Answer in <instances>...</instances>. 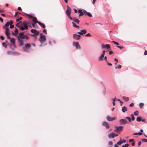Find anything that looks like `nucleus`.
<instances>
[{
	"instance_id": "obj_1",
	"label": "nucleus",
	"mask_w": 147,
	"mask_h": 147,
	"mask_svg": "<svg viewBox=\"0 0 147 147\" xmlns=\"http://www.w3.org/2000/svg\"><path fill=\"white\" fill-rule=\"evenodd\" d=\"M73 20L74 22H72V24L73 25V27H74L76 28H79V26L77 25L76 24L74 23L75 22L77 24H79L80 23V21L78 19H77L76 18L74 17L73 18H72V20Z\"/></svg>"
},
{
	"instance_id": "obj_2",
	"label": "nucleus",
	"mask_w": 147,
	"mask_h": 147,
	"mask_svg": "<svg viewBox=\"0 0 147 147\" xmlns=\"http://www.w3.org/2000/svg\"><path fill=\"white\" fill-rule=\"evenodd\" d=\"M67 9L66 11V14L69 19L72 20V18L70 16L71 9L68 5H67Z\"/></svg>"
},
{
	"instance_id": "obj_3",
	"label": "nucleus",
	"mask_w": 147,
	"mask_h": 147,
	"mask_svg": "<svg viewBox=\"0 0 147 147\" xmlns=\"http://www.w3.org/2000/svg\"><path fill=\"white\" fill-rule=\"evenodd\" d=\"M46 37L42 33L40 34V37L39 40L41 43H43L46 40Z\"/></svg>"
},
{
	"instance_id": "obj_4",
	"label": "nucleus",
	"mask_w": 147,
	"mask_h": 147,
	"mask_svg": "<svg viewBox=\"0 0 147 147\" xmlns=\"http://www.w3.org/2000/svg\"><path fill=\"white\" fill-rule=\"evenodd\" d=\"M19 37L21 39H25L26 40H28L29 38L27 35H24L23 32L20 33Z\"/></svg>"
},
{
	"instance_id": "obj_5",
	"label": "nucleus",
	"mask_w": 147,
	"mask_h": 147,
	"mask_svg": "<svg viewBox=\"0 0 147 147\" xmlns=\"http://www.w3.org/2000/svg\"><path fill=\"white\" fill-rule=\"evenodd\" d=\"M31 45L30 44L28 43L25 45V47H23V49L24 51L28 52L29 49Z\"/></svg>"
},
{
	"instance_id": "obj_6",
	"label": "nucleus",
	"mask_w": 147,
	"mask_h": 147,
	"mask_svg": "<svg viewBox=\"0 0 147 147\" xmlns=\"http://www.w3.org/2000/svg\"><path fill=\"white\" fill-rule=\"evenodd\" d=\"M123 127L122 126H120L119 127H116L115 129L114 130L115 132L119 133L123 129Z\"/></svg>"
},
{
	"instance_id": "obj_7",
	"label": "nucleus",
	"mask_w": 147,
	"mask_h": 147,
	"mask_svg": "<svg viewBox=\"0 0 147 147\" xmlns=\"http://www.w3.org/2000/svg\"><path fill=\"white\" fill-rule=\"evenodd\" d=\"M31 32L34 33V34L32 35V36L34 37H36V36L38 35L39 34V32L35 29L31 30Z\"/></svg>"
},
{
	"instance_id": "obj_8",
	"label": "nucleus",
	"mask_w": 147,
	"mask_h": 147,
	"mask_svg": "<svg viewBox=\"0 0 147 147\" xmlns=\"http://www.w3.org/2000/svg\"><path fill=\"white\" fill-rule=\"evenodd\" d=\"M5 29V34L7 36V38L8 39H10V37L9 36V29L8 27L3 28Z\"/></svg>"
},
{
	"instance_id": "obj_9",
	"label": "nucleus",
	"mask_w": 147,
	"mask_h": 147,
	"mask_svg": "<svg viewBox=\"0 0 147 147\" xmlns=\"http://www.w3.org/2000/svg\"><path fill=\"white\" fill-rule=\"evenodd\" d=\"M107 88L104 85H102V94L104 95H105L106 94Z\"/></svg>"
},
{
	"instance_id": "obj_10",
	"label": "nucleus",
	"mask_w": 147,
	"mask_h": 147,
	"mask_svg": "<svg viewBox=\"0 0 147 147\" xmlns=\"http://www.w3.org/2000/svg\"><path fill=\"white\" fill-rule=\"evenodd\" d=\"M102 125L105 126L106 129H108L109 128V123L106 121H103L102 123Z\"/></svg>"
},
{
	"instance_id": "obj_11",
	"label": "nucleus",
	"mask_w": 147,
	"mask_h": 147,
	"mask_svg": "<svg viewBox=\"0 0 147 147\" xmlns=\"http://www.w3.org/2000/svg\"><path fill=\"white\" fill-rule=\"evenodd\" d=\"M119 121L120 123V124L121 125L125 124L127 122V120L124 119L120 120Z\"/></svg>"
},
{
	"instance_id": "obj_12",
	"label": "nucleus",
	"mask_w": 147,
	"mask_h": 147,
	"mask_svg": "<svg viewBox=\"0 0 147 147\" xmlns=\"http://www.w3.org/2000/svg\"><path fill=\"white\" fill-rule=\"evenodd\" d=\"M73 37L74 39L78 40L80 39L81 36L79 35H77V34H73Z\"/></svg>"
},
{
	"instance_id": "obj_13",
	"label": "nucleus",
	"mask_w": 147,
	"mask_h": 147,
	"mask_svg": "<svg viewBox=\"0 0 147 147\" xmlns=\"http://www.w3.org/2000/svg\"><path fill=\"white\" fill-rule=\"evenodd\" d=\"M102 48H106L109 49L110 48V45L109 44H106L104 45V44L102 45Z\"/></svg>"
},
{
	"instance_id": "obj_14",
	"label": "nucleus",
	"mask_w": 147,
	"mask_h": 147,
	"mask_svg": "<svg viewBox=\"0 0 147 147\" xmlns=\"http://www.w3.org/2000/svg\"><path fill=\"white\" fill-rule=\"evenodd\" d=\"M73 45L76 47V49H81V47L79 45L78 42H74L73 43Z\"/></svg>"
},
{
	"instance_id": "obj_15",
	"label": "nucleus",
	"mask_w": 147,
	"mask_h": 147,
	"mask_svg": "<svg viewBox=\"0 0 147 147\" xmlns=\"http://www.w3.org/2000/svg\"><path fill=\"white\" fill-rule=\"evenodd\" d=\"M28 24V22H26L25 21H23V22L22 24V25H23L24 26V27L25 28V29L26 30L28 28V26L27 25V24Z\"/></svg>"
},
{
	"instance_id": "obj_16",
	"label": "nucleus",
	"mask_w": 147,
	"mask_h": 147,
	"mask_svg": "<svg viewBox=\"0 0 147 147\" xmlns=\"http://www.w3.org/2000/svg\"><path fill=\"white\" fill-rule=\"evenodd\" d=\"M87 32V31L86 30H82L80 32H78V33L80 35H82L83 34H85Z\"/></svg>"
},
{
	"instance_id": "obj_17",
	"label": "nucleus",
	"mask_w": 147,
	"mask_h": 147,
	"mask_svg": "<svg viewBox=\"0 0 147 147\" xmlns=\"http://www.w3.org/2000/svg\"><path fill=\"white\" fill-rule=\"evenodd\" d=\"M107 119L109 121H111L115 120V118L112 117L108 115L107 116Z\"/></svg>"
},
{
	"instance_id": "obj_18",
	"label": "nucleus",
	"mask_w": 147,
	"mask_h": 147,
	"mask_svg": "<svg viewBox=\"0 0 147 147\" xmlns=\"http://www.w3.org/2000/svg\"><path fill=\"white\" fill-rule=\"evenodd\" d=\"M18 38V40L19 43V45L20 46H22L23 45V41L22 40H21L19 37V36H17Z\"/></svg>"
},
{
	"instance_id": "obj_19",
	"label": "nucleus",
	"mask_w": 147,
	"mask_h": 147,
	"mask_svg": "<svg viewBox=\"0 0 147 147\" xmlns=\"http://www.w3.org/2000/svg\"><path fill=\"white\" fill-rule=\"evenodd\" d=\"M10 39V42L11 43V45L15 46V39L14 38H10V39Z\"/></svg>"
},
{
	"instance_id": "obj_20",
	"label": "nucleus",
	"mask_w": 147,
	"mask_h": 147,
	"mask_svg": "<svg viewBox=\"0 0 147 147\" xmlns=\"http://www.w3.org/2000/svg\"><path fill=\"white\" fill-rule=\"evenodd\" d=\"M78 13H80V14L79 15V16L80 17L81 16H82L84 15V13L82 11V10L81 9H79L78 11Z\"/></svg>"
},
{
	"instance_id": "obj_21",
	"label": "nucleus",
	"mask_w": 147,
	"mask_h": 147,
	"mask_svg": "<svg viewBox=\"0 0 147 147\" xmlns=\"http://www.w3.org/2000/svg\"><path fill=\"white\" fill-rule=\"evenodd\" d=\"M115 133H112L108 135V137L110 138H114Z\"/></svg>"
},
{
	"instance_id": "obj_22",
	"label": "nucleus",
	"mask_w": 147,
	"mask_h": 147,
	"mask_svg": "<svg viewBox=\"0 0 147 147\" xmlns=\"http://www.w3.org/2000/svg\"><path fill=\"white\" fill-rule=\"evenodd\" d=\"M127 109L125 106L123 107H122L121 111L123 113H125L126 111H127Z\"/></svg>"
},
{
	"instance_id": "obj_23",
	"label": "nucleus",
	"mask_w": 147,
	"mask_h": 147,
	"mask_svg": "<svg viewBox=\"0 0 147 147\" xmlns=\"http://www.w3.org/2000/svg\"><path fill=\"white\" fill-rule=\"evenodd\" d=\"M15 28V32H12V34L13 35L15 36L18 34V31L17 28Z\"/></svg>"
},
{
	"instance_id": "obj_24",
	"label": "nucleus",
	"mask_w": 147,
	"mask_h": 147,
	"mask_svg": "<svg viewBox=\"0 0 147 147\" xmlns=\"http://www.w3.org/2000/svg\"><path fill=\"white\" fill-rule=\"evenodd\" d=\"M38 24L43 28H45V26L43 24H42L40 22H38Z\"/></svg>"
},
{
	"instance_id": "obj_25",
	"label": "nucleus",
	"mask_w": 147,
	"mask_h": 147,
	"mask_svg": "<svg viewBox=\"0 0 147 147\" xmlns=\"http://www.w3.org/2000/svg\"><path fill=\"white\" fill-rule=\"evenodd\" d=\"M32 21L34 23L36 24L38 23V22L37 20L36 17H34L32 19Z\"/></svg>"
},
{
	"instance_id": "obj_26",
	"label": "nucleus",
	"mask_w": 147,
	"mask_h": 147,
	"mask_svg": "<svg viewBox=\"0 0 147 147\" xmlns=\"http://www.w3.org/2000/svg\"><path fill=\"white\" fill-rule=\"evenodd\" d=\"M122 98L125 101H127L129 100V98L128 97L123 96Z\"/></svg>"
},
{
	"instance_id": "obj_27",
	"label": "nucleus",
	"mask_w": 147,
	"mask_h": 147,
	"mask_svg": "<svg viewBox=\"0 0 147 147\" xmlns=\"http://www.w3.org/2000/svg\"><path fill=\"white\" fill-rule=\"evenodd\" d=\"M9 25V22H7L5 24L3 28L7 27Z\"/></svg>"
},
{
	"instance_id": "obj_28",
	"label": "nucleus",
	"mask_w": 147,
	"mask_h": 147,
	"mask_svg": "<svg viewBox=\"0 0 147 147\" xmlns=\"http://www.w3.org/2000/svg\"><path fill=\"white\" fill-rule=\"evenodd\" d=\"M142 134L141 132H139L138 133H135L133 134V135H141Z\"/></svg>"
},
{
	"instance_id": "obj_29",
	"label": "nucleus",
	"mask_w": 147,
	"mask_h": 147,
	"mask_svg": "<svg viewBox=\"0 0 147 147\" xmlns=\"http://www.w3.org/2000/svg\"><path fill=\"white\" fill-rule=\"evenodd\" d=\"M136 120L138 122H140L141 121V118L140 117H138L136 119Z\"/></svg>"
},
{
	"instance_id": "obj_30",
	"label": "nucleus",
	"mask_w": 147,
	"mask_h": 147,
	"mask_svg": "<svg viewBox=\"0 0 147 147\" xmlns=\"http://www.w3.org/2000/svg\"><path fill=\"white\" fill-rule=\"evenodd\" d=\"M139 112L138 111H136L135 112H134V114L136 116H138V115Z\"/></svg>"
},
{
	"instance_id": "obj_31",
	"label": "nucleus",
	"mask_w": 147,
	"mask_h": 147,
	"mask_svg": "<svg viewBox=\"0 0 147 147\" xmlns=\"http://www.w3.org/2000/svg\"><path fill=\"white\" fill-rule=\"evenodd\" d=\"M123 142L122 141L120 140L117 143V144L119 145H121L122 144Z\"/></svg>"
},
{
	"instance_id": "obj_32",
	"label": "nucleus",
	"mask_w": 147,
	"mask_h": 147,
	"mask_svg": "<svg viewBox=\"0 0 147 147\" xmlns=\"http://www.w3.org/2000/svg\"><path fill=\"white\" fill-rule=\"evenodd\" d=\"M105 51H104L103 52L102 54V60L103 59L102 58L104 57L105 54Z\"/></svg>"
},
{
	"instance_id": "obj_33",
	"label": "nucleus",
	"mask_w": 147,
	"mask_h": 147,
	"mask_svg": "<svg viewBox=\"0 0 147 147\" xmlns=\"http://www.w3.org/2000/svg\"><path fill=\"white\" fill-rule=\"evenodd\" d=\"M89 17H92V15L91 13L90 12H88L87 13V15Z\"/></svg>"
},
{
	"instance_id": "obj_34",
	"label": "nucleus",
	"mask_w": 147,
	"mask_h": 147,
	"mask_svg": "<svg viewBox=\"0 0 147 147\" xmlns=\"http://www.w3.org/2000/svg\"><path fill=\"white\" fill-rule=\"evenodd\" d=\"M125 118L127 119L129 122H130L131 121V118H130V117H126Z\"/></svg>"
},
{
	"instance_id": "obj_35",
	"label": "nucleus",
	"mask_w": 147,
	"mask_h": 147,
	"mask_svg": "<svg viewBox=\"0 0 147 147\" xmlns=\"http://www.w3.org/2000/svg\"><path fill=\"white\" fill-rule=\"evenodd\" d=\"M121 66L120 65H118V67H115V69H116L117 68L120 69L121 68Z\"/></svg>"
},
{
	"instance_id": "obj_36",
	"label": "nucleus",
	"mask_w": 147,
	"mask_h": 147,
	"mask_svg": "<svg viewBox=\"0 0 147 147\" xmlns=\"http://www.w3.org/2000/svg\"><path fill=\"white\" fill-rule=\"evenodd\" d=\"M2 45L5 48H6L7 47V45H6V43L5 42L3 43Z\"/></svg>"
},
{
	"instance_id": "obj_37",
	"label": "nucleus",
	"mask_w": 147,
	"mask_h": 147,
	"mask_svg": "<svg viewBox=\"0 0 147 147\" xmlns=\"http://www.w3.org/2000/svg\"><path fill=\"white\" fill-rule=\"evenodd\" d=\"M19 28H20V30H23L25 29V28L23 26H19Z\"/></svg>"
},
{
	"instance_id": "obj_38",
	"label": "nucleus",
	"mask_w": 147,
	"mask_h": 147,
	"mask_svg": "<svg viewBox=\"0 0 147 147\" xmlns=\"http://www.w3.org/2000/svg\"><path fill=\"white\" fill-rule=\"evenodd\" d=\"M142 142H147V139H142Z\"/></svg>"
},
{
	"instance_id": "obj_39",
	"label": "nucleus",
	"mask_w": 147,
	"mask_h": 147,
	"mask_svg": "<svg viewBox=\"0 0 147 147\" xmlns=\"http://www.w3.org/2000/svg\"><path fill=\"white\" fill-rule=\"evenodd\" d=\"M131 119L132 121H134L135 119V118L134 116V115L133 114H131Z\"/></svg>"
},
{
	"instance_id": "obj_40",
	"label": "nucleus",
	"mask_w": 147,
	"mask_h": 147,
	"mask_svg": "<svg viewBox=\"0 0 147 147\" xmlns=\"http://www.w3.org/2000/svg\"><path fill=\"white\" fill-rule=\"evenodd\" d=\"M22 17H20L19 18L17 19L16 20V21L17 22H18L20 20H21L22 19Z\"/></svg>"
},
{
	"instance_id": "obj_41",
	"label": "nucleus",
	"mask_w": 147,
	"mask_h": 147,
	"mask_svg": "<svg viewBox=\"0 0 147 147\" xmlns=\"http://www.w3.org/2000/svg\"><path fill=\"white\" fill-rule=\"evenodd\" d=\"M22 22L21 21H20L18 23H17V24H16V26H17V27H19V26H19V25L20 24V23H22Z\"/></svg>"
},
{
	"instance_id": "obj_42",
	"label": "nucleus",
	"mask_w": 147,
	"mask_h": 147,
	"mask_svg": "<svg viewBox=\"0 0 147 147\" xmlns=\"http://www.w3.org/2000/svg\"><path fill=\"white\" fill-rule=\"evenodd\" d=\"M112 42H113L114 44H115L117 45H119V43L118 42H116L115 41H112Z\"/></svg>"
},
{
	"instance_id": "obj_43",
	"label": "nucleus",
	"mask_w": 147,
	"mask_h": 147,
	"mask_svg": "<svg viewBox=\"0 0 147 147\" xmlns=\"http://www.w3.org/2000/svg\"><path fill=\"white\" fill-rule=\"evenodd\" d=\"M27 15L28 16L29 18L30 19L33 18L34 17L28 14H27Z\"/></svg>"
},
{
	"instance_id": "obj_44",
	"label": "nucleus",
	"mask_w": 147,
	"mask_h": 147,
	"mask_svg": "<svg viewBox=\"0 0 147 147\" xmlns=\"http://www.w3.org/2000/svg\"><path fill=\"white\" fill-rule=\"evenodd\" d=\"M143 105H144V104L142 103H140L139 104V105H140V107L142 109V107L143 106Z\"/></svg>"
},
{
	"instance_id": "obj_45",
	"label": "nucleus",
	"mask_w": 147,
	"mask_h": 147,
	"mask_svg": "<svg viewBox=\"0 0 147 147\" xmlns=\"http://www.w3.org/2000/svg\"><path fill=\"white\" fill-rule=\"evenodd\" d=\"M86 36H92L91 35L90 33H88L85 35Z\"/></svg>"
},
{
	"instance_id": "obj_46",
	"label": "nucleus",
	"mask_w": 147,
	"mask_h": 147,
	"mask_svg": "<svg viewBox=\"0 0 147 147\" xmlns=\"http://www.w3.org/2000/svg\"><path fill=\"white\" fill-rule=\"evenodd\" d=\"M49 44L51 45H53V43H54V42H52L51 41H49Z\"/></svg>"
},
{
	"instance_id": "obj_47",
	"label": "nucleus",
	"mask_w": 147,
	"mask_h": 147,
	"mask_svg": "<svg viewBox=\"0 0 147 147\" xmlns=\"http://www.w3.org/2000/svg\"><path fill=\"white\" fill-rule=\"evenodd\" d=\"M13 21L12 20H11L9 22V23L10 25H12V24L13 23Z\"/></svg>"
},
{
	"instance_id": "obj_48",
	"label": "nucleus",
	"mask_w": 147,
	"mask_h": 147,
	"mask_svg": "<svg viewBox=\"0 0 147 147\" xmlns=\"http://www.w3.org/2000/svg\"><path fill=\"white\" fill-rule=\"evenodd\" d=\"M108 144L109 145H111L113 144V142L111 141H109L108 142Z\"/></svg>"
},
{
	"instance_id": "obj_49",
	"label": "nucleus",
	"mask_w": 147,
	"mask_h": 147,
	"mask_svg": "<svg viewBox=\"0 0 147 147\" xmlns=\"http://www.w3.org/2000/svg\"><path fill=\"white\" fill-rule=\"evenodd\" d=\"M107 64L108 65H110V66H112V64L111 63H109L108 61H107Z\"/></svg>"
},
{
	"instance_id": "obj_50",
	"label": "nucleus",
	"mask_w": 147,
	"mask_h": 147,
	"mask_svg": "<svg viewBox=\"0 0 147 147\" xmlns=\"http://www.w3.org/2000/svg\"><path fill=\"white\" fill-rule=\"evenodd\" d=\"M43 32L46 34H47V30H46L45 29H44L43 30Z\"/></svg>"
},
{
	"instance_id": "obj_51",
	"label": "nucleus",
	"mask_w": 147,
	"mask_h": 147,
	"mask_svg": "<svg viewBox=\"0 0 147 147\" xmlns=\"http://www.w3.org/2000/svg\"><path fill=\"white\" fill-rule=\"evenodd\" d=\"M134 140L133 139H130V140H129V142H134Z\"/></svg>"
},
{
	"instance_id": "obj_52",
	"label": "nucleus",
	"mask_w": 147,
	"mask_h": 147,
	"mask_svg": "<svg viewBox=\"0 0 147 147\" xmlns=\"http://www.w3.org/2000/svg\"><path fill=\"white\" fill-rule=\"evenodd\" d=\"M83 12V13H84V14H85L86 15H87V13H88L85 10H84V11Z\"/></svg>"
},
{
	"instance_id": "obj_53",
	"label": "nucleus",
	"mask_w": 147,
	"mask_h": 147,
	"mask_svg": "<svg viewBox=\"0 0 147 147\" xmlns=\"http://www.w3.org/2000/svg\"><path fill=\"white\" fill-rule=\"evenodd\" d=\"M129 106L131 107H133L134 106V104L133 103H131L129 105Z\"/></svg>"
},
{
	"instance_id": "obj_54",
	"label": "nucleus",
	"mask_w": 147,
	"mask_h": 147,
	"mask_svg": "<svg viewBox=\"0 0 147 147\" xmlns=\"http://www.w3.org/2000/svg\"><path fill=\"white\" fill-rule=\"evenodd\" d=\"M117 47L119 48L120 49H122L123 48V47H121V46H117Z\"/></svg>"
},
{
	"instance_id": "obj_55",
	"label": "nucleus",
	"mask_w": 147,
	"mask_h": 147,
	"mask_svg": "<svg viewBox=\"0 0 147 147\" xmlns=\"http://www.w3.org/2000/svg\"><path fill=\"white\" fill-rule=\"evenodd\" d=\"M14 26L13 25H11L10 26V27L11 28H13Z\"/></svg>"
},
{
	"instance_id": "obj_56",
	"label": "nucleus",
	"mask_w": 147,
	"mask_h": 147,
	"mask_svg": "<svg viewBox=\"0 0 147 147\" xmlns=\"http://www.w3.org/2000/svg\"><path fill=\"white\" fill-rule=\"evenodd\" d=\"M0 38L2 40H3L4 39V37L3 36H1L0 37Z\"/></svg>"
},
{
	"instance_id": "obj_57",
	"label": "nucleus",
	"mask_w": 147,
	"mask_h": 147,
	"mask_svg": "<svg viewBox=\"0 0 147 147\" xmlns=\"http://www.w3.org/2000/svg\"><path fill=\"white\" fill-rule=\"evenodd\" d=\"M11 53H12L10 51H8L7 52V54H9V55L11 54Z\"/></svg>"
},
{
	"instance_id": "obj_58",
	"label": "nucleus",
	"mask_w": 147,
	"mask_h": 147,
	"mask_svg": "<svg viewBox=\"0 0 147 147\" xmlns=\"http://www.w3.org/2000/svg\"><path fill=\"white\" fill-rule=\"evenodd\" d=\"M18 13H20L18 12H16L15 13V15L14 16V17H16L17 16Z\"/></svg>"
},
{
	"instance_id": "obj_59",
	"label": "nucleus",
	"mask_w": 147,
	"mask_h": 147,
	"mask_svg": "<svg viewBox=\"0 0 147 147\" xmlns=\"http://www.w3.org/2000/svg\"><path fill=\"white\" fill-rule=\"evenodd\" d=\"M0 21L2 22H3V19L1 17H0Z\"/></svg>"
},
{
	"instance_id": "obj_60",
	"label": "nucleus",
	"mask_w": 147,
	"mask_h": 147,
	"mask_svg": "<svg viewBox=\"0 0 147 147\" xmlns=\"http://www.w3.org/2000/svg\"><path fill=\"white\" fill-rule=\"evenodd\" d=\"M144 54L145 55H147V51L146 50L145 51Z\"/></svg>"
},
{
	"instance_id": "obj_61",
	"label": "nucleus",
	"mask_w": 147,
	"mask_h": 147,
	"mask_svg": "<svg viewBox=\"0 0 147 147\" xmlns=\"http://www.w3.org/2000/svg\"><path fill=\"white\" fill-rule=\"evenodd\" d=\"M131 145L132 146H134L135 145V142H133L131 143Z\"/></svg>"
},
{
	"instance_id": "obj_62",
	"label": "nucleus",
	"mask_w": 147,
	"mask_h": 147,
	"mask_svg": "<svg viewBox=\"0 0 147 147\" xmlns=\"http://www.w3.org/2000/svg\"><path fill=\"white\" fill-rule=\"evenodd\" d=\"M4 10L3 9H2V10L0 9V13H3V12H4Z\"/></svg>"
},
{
	"instance_id": "obj_63",
	"label": "nucleus",
	"mask_w": 147,
	"mask_h": 147,
	"mask_svg": "<svg viewBox=\"0 0 147 147\" xmlns=\"http://www.w3.org/2000/svg\"><path fill=\"white\" fill-rule=\"evenodd\" d=\"M18 9L19 10H22V9L20 7H18Z\"/></svg>"
},
{
	"instance_id": "obj_64",
	"label": "nucleus",
	"mask_w": 147,
	"mask_h": 147,
	"mask_svg": "<svg viewBox=\"0 0 147 147\" xmlns=\"http://www.w3.org/2000/svg\"><path fill=\"white\" fill-rule=\"evenodd\" d=\"M141 142L140 141L139 142L138 144V145L139 146L141 145Z\"/></svg>"
}]
</instances>
